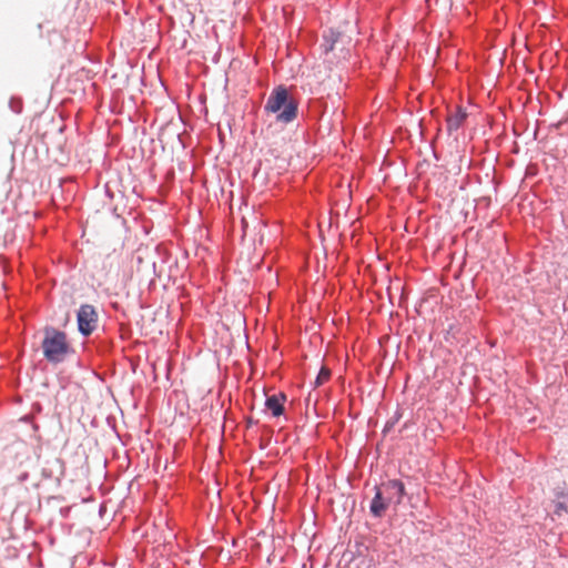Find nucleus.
Masks as SVG:
<instances>
[{"mask_svg": "<svg viewBox=\"0 0 568 568\" xmlns=\"http://www.w3.org/2000/svg\"><path fill=\"white\" fill-rule=\"evenodd\" d=\"M404 495L405 486L398 479H392L381 484L376 487L375 496L371 503V513L375 517L384 516L389 506H397L402 503Z\"/></svg>", "mask_w": 568, "mask_h": 568, "instance_id": "f257e3e1", "label": "nucleus"}, {"mask_svg": "<svg viewBox=\"0 0 568 568\" xmlns=\"http://www.w3.org/2000/svg\"><path fill=\"white\" fill-rule=\"evenodd\" d=\"M265 110L278 113L277 120L287 123L296 118L297 104L293 99H288V92L284 87H277L271 93Z\"/></svg>", "mask_w": 568, "mask_h": 568, "instance_id": "f03ea898", "label": "nucleus"}, {"mask_svg": "<svg viewBox=\"0 0 568 568\" xmlns=\"http://www.w3.org/2000/svg\"><path fill=\"white\" fill-rule=\"evenodd\" d=\"M42 349L49 362H62L70 351L65 334L54 328H45Z\"/></svg>", "mask_w": 568, "mask_h": 568, "instance_id": "7ed1b4c3", "label": "nucleus"}, {"mask_svg": "<svg viewBox=\"0 0 568 568\" xmlns=\"http://www.w3.org/2000/svg\"><path fill=\"white\" fill-rule=\"evenodd\" d=\"M98 314L92 305H81L78 311V326L83 335H90L97 327Z\"/></svg>", "mask_w": 568, "mask_h": 568, "instance_id": "20e7f679", "label": "nucleus"}, {"mask_svg": "<svg viewBox=\"0 0 568 568\" xmlns=\"http://www.w3.org/2000/svg\"><path fill=\"white\" fill-rule=\"evenodd\" d=\"M284 400L285 396L283 394L272 395L266 398L265 406L268 410L272 412L273 416H280L283 414L284 410Z\"/></svg>", "mask_w": 568, "mask_h": 568, "instance_id": "39448f33", "label": "nucleus"}, {"mask_svg": "<svg viewBox=\"0 0 568 568\" xmlns=\"http://www.w3.org/2000/svg\"><path fill=\"white\" fill-rule=\"evenodd\" d=\"M466 112L457 108L456 112L447 118V130L449 133L457 131L466 120Z\"/></svg>", "mask_w": 568, "mask_h": 568, "instance_id": "423d86ee", "label": "nucleus"}, {"mask_svg": "<svg viewBox=\"0 0 568 568\" xmlns=\"http://www.w3.org/2000/svg\"><path fill=\"white\" fill-rule=\"evenodd\" d=\"M339 36H341L339 32H335L333 30L329 31L328 36H325V44H324L325 52L332 51L334 49V44L338 40Z\"/></svg>", "mask_w": 568, "mask_h": 568, "instance_id": "0eeeda50", "label": "nucleus"}, {"mask_svg": "<svg viewBox=\"0 0 568 568\" xmlns=\"http://www.w3.org/2000/svg\"><path fill=\"white\" fill-rule=\"evenodd\" d=\"M329 378H331V369L323 366L317 374L315 385L321 386V385L325 384Z\"/></svg>", "mask_w": 568, "mask_h": 568, "instance_id": "6e6552de", "label": "nucleus"}, {"mask_svg": "<svg viewBox=\"0 0 568 568\" xmlns=\"http://www.w3.org/2000/svg\"><path fill=\"white\" fill-rule=\"evenodd\" d=\"M49 36H50V37H53V38H54V40H55L58 43H60V44L64 45V40H63V39H62V37H61L60 34H58L57 32H50V33H49Z\"/></svg>", "mask_w": 568, "mask_h": 568, "instance_id": "1a4fd4ad", "label": "nucleus"}, {"mask_svg": "<svg viewBox=\"0 0 568 568\" xmlns=\"http://www.w3.org/2000/svg\"><path fill=\"white\" fill-rule=\"evenodd\" d=\"M34 31H36L37 34L41 36L42 34V24L38 23L36 26V30Z\"/></svg>", "mask_w": 568, "mask_h": 568, "instance_id": "9d476101", "label": "nucleus"}, {"mask_svg": "<svg viewBox=\"0 0 568 568\" xmlns=\"http://www.w3.org/2000/svg\"><path fill=\"white\" fill-rule=\"evenodd\" d=\"M54 53H60V49L53 50Z\"/></svg>", "mask_w": 568, "mask_h": 568, "instance_id": "9b49d317", "label": "nucleus"}]
</instances>
